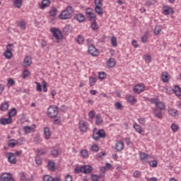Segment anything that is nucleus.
Returning a JSON list of instances; mask_svg holds the SVG:
<instances>
[{"instance_id": "13d9d810", "label": "nucleus", "mask_w": 181, "mask_h": 181, "mask_svg": "<svg viewBox=\"0 0 181 181\" xmlns=\"http://www.w3.org/2000/svg\"><path fill=\"white\" fill-rule=\"evenodd\" d=\"M20 175H21V177H20L21 181H29V180L26 178V175H25V173H22Z\"/></svg>"}, {"instance_id": "c9c22d12", "label": "nucleus", "mask_w": 181, "mask_h": 181, "mask_svg": "<svg viewBox=\"0 0 181 181\" xmlns=\"http://www.w3.org/2000/svg\"><path fill=\"white\" fill-rule=\"evenodd\" d=\"M14 141L15 139L9 140V141L8 142V146H9V148H15V146H16V144H18V141L13 142Z\"/></svg>"}, {"instance_id": "5fc2aeb1", "label": "nucleus", "mask_w": 181, "mask_h": 181, "mask_svg": "<svg viewBox=\"0 0 181 181\" xmlns=\"http://www.w3.org/2000/svg\"><path fill=\"white\" fill-rule=\"evenodd\" d=\"M30 76V72H29L28 70H25L23 72V78H27V77H29Z\"/></svg>"}, {"instance_id": "e2e57ef3", "label": "nucleus", "mask_w": 181, "mask_h": 181, "mask_svg": "<svg viewBox=\"0 0 181 181\" xmlns=\"http://www.w3.org/2000/svg\"><path fill=\"white\" fill-rule=\"evenodd\" d=\"M42 87L44 93H47V83L45 81H42Z\"/></svg>"}, {"instance_id": "6e6552de", "label": "nucleus", "mask_w": 181, "mask_h": 181, "mask_svg": "<svg viewBox=\"0 0 181 181\" xmlns=\"http://www.w3.org/2000/svg\"><path fill=\"white\" fill-rule=\"evenodd\" d=\"M134 91L136 94H139L143 91H145V86L144 84H137L136 86L134 87Z\"/></svg>"}, {"instance_id": "774afa93", "label": "nucleus", "mask_w": 181, "mask_h": 181, "mask_svg": "<svg viewBox=\"0 0 181 181\" xmlns=\"http://www.w3.org/2000/svg\"><path fill=\"white\" fill-rule=\"evenodd\" d=\"M35 163L37 165H42V159L39 156L35 157Z\"/></svg>"}, {"instance_id": "f257e3e1", "label": "nucleus", "mask_w": 181, "mask_h": 181, "mask_svg": "<svg viewBox=\"0 0 181 181\" xmlns=\"http://www.w3.org/2000/svg\"><path fill=\"white\" fill-rule=\"evenodd\" d=\"M58 18L62 21H66V19H71V18H73V7L71 6H67L58 16Z\"/></svg>"}, {"instance_id": "a211bd4d", "label": "nucleus", "mask_w": 181, "mask_h": 181, "mask_svg": "<svg viewBox=\"0 0 181 181\" xmlns=\"http://www.w3.org/2000/svg\"><path fill=\"white\" fill-rule=\"evenodd\" d=\"M43 181H62L59 177H53L50 175H45L43 177Z\"/></svg>"}, {"instance_id": "dca6fc26", "label": "nucleus", "mask_w": 181, "mask_h": 181, "mask_svg": "<svg viewBox=\"0 0 181 181\" xmlns=\"http://www.w3.org/2000/svg\"><path fill=\"white\" fill-rule=\"evenodd\" d=\"M78 127L80 131H81V132H86L88 129L87 124L84 121L79 122Z\"/></svg>"}, {"instance_id": "ddd939ff", "label": "nucleus", "mask_w": 181, "mask_h": 181, "mask_svg": "<svg viewBox=\"0 0 181 181\" xmlns=\"http://www.w3.org/2000/svg\"><path fill=\"white\" fill-rule=\"evenodd\" d=\"M0 124L1 125H8L9 124H12V118L8 117L7 119L5 117L0 119Z\"/></svg>"}, {"instance_id": "338daca9", "label": "nucleus", "mask_w": 181, "mask_h": 181, "mask_svg": "<svg viewBox=\"0 0 181 181\" xmlns=\"http://www.w3.org/2000/svg\"><path fill=\"white\" fill-rule=\"evenodd\" d=\"M138 122L141 125H145V122H146V119L144 117L138 119Z\"/></svg>"}, {"instance_id": "f8f14e48", "label": "nucleus", "mask_w": 181, "mask_h": 181, "mask_svg": "<svg viewBox=\"0 0 181 181\" xmlns=\"http://www.w3.org/2000/svg\"><path fill=\"white\" fill-rule=\"evenodd\" d=\"M74 19L78 22L83 23V22H85L86 21V16H84L83 13H76L74 15Z\"/></svg>"}, {"instance_id": "39448f33", "label": "nucleus", "mask_w": 181, "mask_h": 181, "mask_svg": "<svg viewBox=\"0 0 181 181\" xmlns=\"http://www.w3.org/2000/svg\"><path fill=\"white\" fill-rule=\"evenodd\" d=\"M88 52L89 54H90V56H93V57H97V56L100 54L98 49H97L95 46L93 45V44L88 45Z\"/></svg>"}, {"instance_id": "72a5a7b5", "label": "nucleus", "mask_w": 181, "mask_h": 181, "mask_svg": "<svg viewBox=\"0 0 181 181\" xmlns=\"http://www.w3.org/2000/svg\"><path fill=\"white\" fill-rule=\"evenodd\" d=\"M81 156L84 159L88 158V151L86 149L81 151Z\"/></svg>"}, {"instance_id": "bb28decb", "label": "nucleus", "mask_w": 181, "mask_h": 181, "mask_svg": "<svg viewBox=\"0 0 181 181\" xmlns=\"http://www.w3.org/2000/svg\"><path fill=\"white\" fill-rule=\"evenodd\" d=\"M156 107L158 108V110L160 111H165V103H163V102H158L156 104Z\"/></svg>"}, {"instance_id": "603ef678", "label": "nucleus", "mask_w": 181, "mask_h": 181, "mask_svg": "<svg viewBox=\"0 0 181 181\" xmlns=\"http://www.w3.org/2000/svg\"><path fill=\"white\" fill-rule=\"evenodd\" d=\"M148 163L152 168H156V166H158V161H156V160L149 161Z\"/></svg>"}, {"instance_id": "9b49d317", "label": "nucleus", "mask_w": 181, "mask_h": 181, "mask_svg": "<svg viewBox=\"0 0 181 181\" xmlns=\"http://www.w3.org/2000/svg\"><path fill=\"white\" fill-rule=\"evenodd\" d=\"M8 160L9 163H11L12 165H16L17 160L16 157L15 156V154L13 153H8Z\"/></svg>"}, {"instance_id": "6e6d98bb", "label": "nucleus", "mask_w": 181, "mask_h": 181, "mask_svg": "<svg viewBox=\"0 0 181 181\" xmlns=\"http://www.w3.org/2000/svg\"><path fill=\"white\" fill-rule=\"evenodd\" d=\"M12 47H14L13 44H8L6 45V52H12V50H13V49Z\"/></svg>"}, {"instance_id": "7ed1b4c3", "label": "nucleus", "mask_w": 181, "mask_h": 181, "mask_svg": "<svg viewBox=\"0 0 181 181\" xmlns=\"http://www.w3.org/2000/svg\"><path fill=\"white\" fill-rule=\"evenodd\" d=\"M95 128L93 131V138L95 141H99L101 138H105V131L104 129H99L95 132Z\"/></svg>"}, {"instance_id": "bf43d9fd", "label": "nucleus", "mask_w": 181, "mask_h": 181, "mask_svg": "<svg viewBox=\"0 0 181 181\" xmlns=\"http://www.w3.org/2000/svg\"><path fill=\"white\" fill-rule=\"evenodd\" d=\"M124 141L128 146H132V141H131V138L127 137L124 139Z\"/></svg>"}, {"instance_id": "c85d7f7f", "label": "nucleus", "mask_w": 181, "mask_h": 181, "mask_svg": "<svg viewBox=\"0 0 181 181\" xmlns=\"http://www.w3.org/2000/svg\"><path fill=\"white\" fill-rule=\"evenodd\" d=\"M135 131L136 132H138L139 134H142V127H141L139 124H138L137 123H135L134 125H133Z\"/></svg>"}, {"instance_id": "0eeeda50", "label": "nucleus", "mask_w": 181, "mask_h": 181, "mask_svg": "<svg viewBox=\"0 0 181 181\" xmlns=\"http://www.w3.org/2000/svg\"><path fill=\"white\" fill-rule=\"evenodd\" d=\"M86 14L87 15L88 18H89V21L95 22V14L93 13V10L91 8H88L86 10Z\"/></svg>"}, {"instance_id": "b1692460", "label": "nucleus", "mask_w": 181, "mask_h": 181, "mask_svg": "<svg viewBox=\"0 0 181 181\" xmlns=\"http://www.w3.org/2000/svg\"><path fill=\"white\" fill-rule=\"evenodd\" d=\"M9 108V104L7 101H4L0 107L1 111H6Z\"/></svg>"}, {"instance_id": "473e14b6", "label": "nucleus", "mask_w": 181, "mask_h": 181, "mask_svg": "<svg viewBox=\"0 0 181 181\" xmlns=\"http://www.w3.org/2000/svg\"><path fill=\"white\" fill-rule=\"evenodd\" d=\"M76 42L78 43V45H83V43H84V37L81 35H78Z\"/></svg>"}, {"instance_id": "09e8293b", "label": "nucleus", "mask_w": 181, "mask_h": 181, "mask_svg": "<svg viewBox=\"0 0 181 181\" xmlns=\"http://www.w3.org/2000/svg\"><path fill=\"white\" fill-rule=\"evenodd\" d=\"M105 77H107V74H105V72H100L98 74V78H100V80H104V78H105Z\"/></svg>"}, {"instance_id": "9d476101", "label": "nucleus", "mask_w": 181, "mask_h": 181, "mask_svg": "<svg viewBox=\"0 0 181 181\" xmlns=\"http://www.w3.org/2000/svg\"><path fill=\"white\" fill-rule=\"evenodd\" d=\"M0 181H15L8 173H3L0 176Z\"/></svg>"}, {"instance_id": "e433bc0d", "label": "nucleus", "mask_w": 181, "mask_h": 181, "mask_svg": "<svg viewBox=\"0 0 181 181\" xmlns=\"http://www.w3.org/2000/svg\"><path fill=\"white\" fill-rule=\"evenodd\" d=\"M18 111L16 108H13L9 112H8V117L12 118V117H15L16 115V113Z\"/></svg>"}, {"instance_id": "680f3d73", "label": "nucleus", "mask_w": 181, "mask_h": 181, "mask_svg": "<svg viewBox=\"0 0 181 181\" xmlns=\"http://www.w3.org/2000/svg\"><path fill=\"white\" fill-rule=\"evenodd\" d=\"M150 103L151 104H155V105L156 106V105L159 103V99H158V98H151L150 100Z\"/></svg>"}, {"instance_id": "ea45409f", "label": "nucleus", "mask_w": 181, "mask_h": 181, "mask_svg": "<svg viewBox=\"0 0 181 181\" xmlns=\"http://www.w3.org/2000/svg\"><path fill=\"white\" fill-rule=\"evenodd\" d=\"M22 0H16L13 2L15 8H21V6H22Z\"/></svg>"}, {"instance_id": "a19ab883", "label": "nucleus", "mask_w": 181, "mask_h": 181, "mask_svg": "<svg viewBox=\"0 0 181 181\" xmlns=\"http://www.w3.org/2000/svg\"><path fill=\"white\" fill-rule=\"evenodd\" d=\"M51 156H54V158H56L57 156H59V150L57 149H53L50 151Z\"/></svg>"}, {"instance_id": "5701e85b", "label": "nucleus", "mask_w": 181, "mask_h": 181, "mask_svg": "<svg viewBox=\"0 0 181 181\" xmlns=\"http://www.w3.org/2000/svg\"><path fill=\"white\" fill-rule=\"evenodd\" d=\"M44 134L45 139H49L51 136L50 129L49 127L44 128Z\"/></svg>"}, {"instance_id": "412c9836", "label": "nucleus", "mask_w": 181, "mask_h": 181, "mask_svg": "<svg viewBox=\"0 0 181 181\" xmlns=\"http://www.w3.org/2000/svg\"><path fill=\"white\" fill-rule=\"evenodd\" d=\"M25 67H28L32 64V58L30 57H25L23 61Z\"/></svg>"}, {"instance_id": "4c0bfd02", "label": "nucleus", "mask_w": 181, "mask_h": 181, "mask_svg": "<svg viewBox=\"0 0 181 181\" xmlns=\"http://www.w3.org/2000/svg\"><path fill=\"white\" fill-rule=\"evenodd\" d=\"M96 81H97V79L95 77H93V76L89 77V84L90 87H93V86L95 84Z\"/></svg>"}, {"instance_id": "052dcab7", "label": "nucleus", "mask_w": 181, "mask_h": 181, "mask_svg": "<svg viewBox=\"0 0 181 181\" xmlns=\"http://www.w3.org/2000/svg\"><path fill=\"white\" fill-rule=\"evenodd\" d=\"M94 4L95 6H103V1L102 0H95Z\"/></svg>"}, {"instance_id": "cd10ccee", "label": "nucleus", "mask_w": 181, "mask_h": 181, "mask_svg": "<svg viewBox=\"0 0 181 181\" xmlns=\"http://www.w3.org/2000/svg\"><path fill=\"white\" fill-rule=\"evenodd\" d=\"M158 3L156 0H147L145 3V6H152Z\"/></svg>"}, {"instance_id": "a878e982", "label": "nucleus", "mask_w": 181, "mask_h": 181, "mask_svg": "<svg viewBox=\"0 0 181 181\" xmlns=\"http://www.w3.org/2000/svg\"><path fill=\"white\" fill-rule=\"evenodd\" d=\"M95 12L98 13L100 16H103V6H95Z\"/></svg>"}, {"instance_id": "393cba45", "label": "nucleus", "mask_w": 181, "mask_h": 181, "mask_svg": "<svg viewBox=\"0 0 181 181\" xmlns=\"http://www.w3.org/2000/svg\"><path fill=\"white\" fill-rule=\"evenodd\" d=\"M48 6H50V0H42L41 9H45V8H47Z\"/></svg>"}, {"instance_id": "aec40b11", "label": "nucleus", "mask_w": 181, "mask_h": 181, "mask_svg": "<svg viewBox=\"0 0 181 181\" xmlns=\"http://www.w3.org/2000/svg\"><path fill=\"white\" fill-rule=\"evenodd\" d=\"M168 112L169 115H171V117H177L179 115V113L177 112V110L173 109V108H168Z\"/></svg>"}, {"instance_id": "423d86ee", "label": "nucleus", "mask_w": 181, "mask_h": 181, "mask_svg": "<svg viewBox=\"0 0 181 181\" xmlns=\"http://www.w3.org/2000/svg\"><path fill=\"white\" fill-rule=\"evenodd\" d=\"M173 13H175V10H173V8L168 6H163V15L168 16V15H173Z\"/></svg>"}, {"instance_id": "c03bdc74", "label": "nucleus", "mask_w": 181, "mask_h": 181, "mask_svg": "<svg viewBox=\"0 0 181 181\" xmlns=\"http://www.w3.org/2000/svg\"><path fill=\"white\" fill-rule=\"evenodd\" d=\"M100 177H101V175H94V174L91 175V180L93 181H100Z\"/></svg>"}, {"instance_id": "7c9ffc66", "label": "nucleus", "mask_w": 181, "mask_h": 181, "mask_svg": "<svg viewBox=\"0 0 181 181\" xmlns=\"http://www.w3.org/2000/svg\"><path fill=\"white\" fill-rule=\"evenodd\" d=\"M95 118H96V125H101V124H103V119H101V115L100 114L96 115Z\"/></svg>"}, {"instance_id": "37998d69", "label": "nucleus", "mask_w": 181, "mask_h": 181, "mask_svg": "<svg viewBox=\"0 0 181 181\" xmlns=\"http://www.w3.org/2000/svg\"><path fill=\"white\" fill-rule=\"evenodd\" d=\"M90 150H92L93 152H98L100 151V147L97 144H94L91 146Z\"/></svg>"}, {"instance_id": "2f4dec72", "label": "nucleus", "mask_w": 181, "mask_h": 181, "mask_svg": "<svg viewBox=\"0 0 181 181\" xmlns=\"http://www.w3.org/2000/svg\"><path fill=\"white\" fill-rule=\"evenodd\" d=\"M49 14L52 17L56 16V15H57V8H56V7H52L49 11Z\"/></svg>"}, {"instance_id": "4d7b16f0", "label": "nucleus", "mask_w": 181, "mask_h": 181, "mask_svg": "<svg viewBox=\"0 0 181 181\" xmlns=\"http://www.w3.org/2000/svg\"><path fill=\"white\" fill-rule=\"evenodd\" d=\"M139 158L141 160H144V159H146V158H148V154L145 153H140Z\"/></svg>"}, {"instance_id": "de8ad7c7", "label": "nucleus", "mask_w": 181, "mask_h": 181, "mask_svg": "<svg viewBox=\"0 0 181 181\" xmlns=\"http://www.w3.org/2000/svg\"><path fill=\"white\" fill-rule=\"evenodd\" d=\"M115 107L116 110H122V108H124V107L119 102H116L115 103Z\"/></svg>"}, {"instance_id": "c756f323", "label": "nucleus", "mask_w": 181, "mask_h": 181, "mask_svg": "<svg viewBox=\"0 0 181 181\" xmlns=\"http://www.w3.org/2000/svg\"><path fill=\"white\" fill-rule=\"evenodd\" d=\"M164 91L165 94H168V95H170L171 94H173V88L172 87H165Z\"/></svg>"}, {"instance_id": "3c124183", "label": "nucleus", "mask_w": 181, "mask_h": 181, "mask_svg": "<svg viewBox=\"0 0 181 181\" xmlns=\"http://www.w3.org/2000/svg\"><path fill=\"white\" fill-rule=\"evenodd\" d=\"M18 26L19 28H21V29H23V30L26 29V23H25V22L23 21H20L18 23Z\"/></svg>"}, {"instance_id": "a18cd8bd", "label": "nucleus", "mask_w": 181, "mask_h": 181, "mask_svg": "<svg viewBox=\"0 0 181 181\" xmlns=\"http://www.w3.org/2000/svg\"><path fill=\"white\" fill-rule=\"evenodd\" d=\"M171 129H172L173 132H177V131L179 129V126L176 125V124L173 123L171 124Z\"/></svg>"}, {"instance_id": "864d4df0", "label": "nucleus", "mask_w": 181, "mask_h": 181, "mask_svg": "<svg viewBox=\"0 0 181 181\" xmlns=\"http://www.w3.org/2000/svg\"><path fill=\"white\" fill-rule=\"evenodd\" d=\"M90 28L93 30H98V25H97V22H95V21L91 24Z\"/></svg>"}, {"instance_id": "58836bf2", "label": "nucleus", "mask_w": 181, "mask_h": 181, "mask_svg": "<svg viewBox=\"0 0 181 181\" xmlns=\"http://www.w3.org/2000/svg\"><path fill=\"white\" fill-rule=\"evenodd\" d=\"M160 32H162V27L160 25H156L154 29L155 35H160Z\"/></svg>"}, {"instance_id": "4be33fe9", "label": "nucleus", "mask_w": 181, "mask_h": 181, "mask_svg": "<svg viewBox=\"0 0 181 181\" xmlns=\"http://www.w3.org/2000/svg\"><path fill=\"white\" fill-rule=\"evenodd\" d=\"M161 80L164 83L169 82V74H168V72H163L161 74Z\"/></svg>"}, {"instance_id": "0e129e2a", "label": "nucleus", "mask_w": 181, "mask_h": 181, "mask_svg": "<svg viewBox=\"0 0 181 181\" xmlns=\"http://www.w3.org/2000/svg\"><path fill=\"white\" fill-rule=\"evenodd\" d=\"M111 43L112 46L114 47L117 46V38L115 37H112Z\"/></svg>"}, {"instance_id": "4468645a", "label": "nucleus", "mask_w": 181, "mask_h": 181, "mask_svg": "<svg viewBox=\"0 0 181 181\" xmlns=\"http://www.w3.org/2000/svg\"><path fill=\"white\" fill-rule=\"evenodd\" d=\"M115 149L117 152H121L124 149V141H119L115 144Z\"/></svg>"}, {"instance_id": "2eb2a0df", "label": "nucleus", "mask_w": 181, "mask_h": 181, "mask_svg": "<svg viewBox=\"0 0 181 181\" xmlns=\"http://www.w3.org/2000/svg\"><path fill=\"white\" fill-rule=\"evenodd\" d=\"M116 63L117 62H115V59L114 58H110L106 62V64L109 69H114Z\"/></svg>"}, {"instance_id": "f3484780", "label": "nucleus", "mask_w": 181, "mask_h": 181, "mask_svg": "<svg viewBox=\"0 0 181 181\" xmlns=\"http://www.w3.org/2000/svg\"><path fill=\"white\" fill-rule=\"evenodd\" d=\"M173 93H175L177 97H181V88L179 86H174Z\"/></svg>"}, {"instance_id": "f03ea898", "label": "nucleus", "mask_w": 181, "mask_h": 181, "mask_svg": "<svg viewBox=\"0 0 181 181\" xmlns=\"http://www.w3.org/2000/svg\"><path fill=\"white\" fill-rule=\"evenodd\" d=\"M47 114L49 118H56L59 114V107L51 105L48 107Z\"/></svg>"}, {"instance_id": "69168bd1", "label": "nucleus", "mask_w": 181, "mask_h": 181, "mask_svg": "<svg viewBox=\"0 0 181 181\" xmlns=\"http://www.w3.org/2000/svg\"><path fill=\"white\" fill-rule=\"evenodd\" d=\"M134 177H135L136 179H138V177H141V172L140 171H135L133 174Z\"/></svg>"}, {"instance_id": "1a4fd4ad", "label": "nucleus", "mask_w": 181, "mask_h": 181, "mask_svg": "<svg viewBox=\"0 0 181 181\" xmlns=\"http://www.w3.org/2000/svg\"><path fill=\"white\" fill-rule=\"evenodd\" d=\"M81 173H85L87 175V173H90L91 170H93V168L90 165H83L80 168L79 170Z\"/></svg>"}, {"instance_id": "79ce46f5", "label": "nucleus", "mask_w": 181, "mask_h": 181, "mask_svg": "<svg viewBox=\"0 0 181 181\" xmlns=\"http://www.w3.org/2000/svg\"><path fill=\"white\" fill-rule=\"evenodd\" d=\"M4 56L6 57V59H12V52L9 51H5L4 53Z\"/></svg>"}, {"instance_id": "49530a36", "label": "nucleus", "mask_w": 181, "mask_h": 181, "mask_svg": "<svg viewBox=\"0 0 181 181\" xmlns=\"http://www.w3.org/2000/svg\"><path fill=\"white\" fill-rule=\"evenodd\" d=\"M136 100H135V98L132 95H129L127 98V102L129 103L130 104H132L133 103H135Z\"/></svg>"}, {"instance_id": "6ab92c4d", "label": "nucleus", "mask_w": 181, "mask_h": 181, "mask_svg": "<svg viewBox=\"0 0 181 181\" xmlns=\"http://www.w3.org/2000/svg\"><path fill=\"white\" fill-rule=\"evenodd\" d=\"M154 116L159 119H162L163 118V115L162 114V110H159V109L153 110Z\"/></svg>"}, {"instance_id": "20e7f679", "label": "nucleus", "mask_w": 181, "mask_h": 181, "mask_svg": "<svg viewBox=\"0 0 181 181\" xmlns=\"http://www.w3.org/2000/svg\"><path fill=\"white\" fill-rule=\"evenodd\" d=\"M50 32H52L53 37L57 39V40H62L63 39V33L60 31V30L56 28H50Z\"/></svg>"}, {"instance_id": "8fccbe9b", "label": "nucleus", "mask_w": 181, "mask_h": 181, "mask_svg": "<svg viewBox=\"0 0 181 181\" xmlns=\"http://www.w3.org/2000/svg\"><path fill=\"white\" fill-rule=\"evenodd\" d=\"M106 170H107V168L105 167L100 168V177H104Z\"/></svg>"}, {"instance_id": "f704fd0d", "label": "nucleus", "mask_w": 181, "mask_h": 181, "mask_svg": "<svg viewBox=\"0 0 181 181\" xmlns=\"http://www.w3.org/2000/svg\"><path fill=\"white\" fill-rule=\"evenodd\" d=\"M55 165H56V163H54V162L50 160H48V167L49 170H54Z\"/></svg>"}]
</instances>
